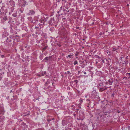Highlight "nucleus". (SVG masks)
Returning a JSON list of instances; mask_svg holds the SVG:
<instances>
[{"label": "nucleus", "instance_id": "0eeeda50", "mask_svg": "<svg viewBox=\"0 0 130 130\" xmlns=\"http://www.w3.org/2000/svg\"><path fill=\"white\" fill-rule=\"evenodd\" d=\"M49 59V58L48 57H45L44 59V60H46V61H48Z\"/></svg>", "mask_w": 130, "mask_h": 130}, {"label": "nucleus", "instance_id": "1a4fd4ad", "mask_svg": "<svg viewBox=\"0 0 130 130\" xmlns=\"http://www.w3.org/2000/svg\"><path fill=\"white\" fill-rule=\"evenodd\" d=\"M124 62H125V64H127L128 63V61L127 60H125L124 61Z\"/></svg>", "mask_w": 130, "mask_h": 130}, {"label": "nucleus", "instance_id": "f8f14e48", "mask_svg": "<svg viewBox=\"0 0 130 130\" xmlns=\"http://www.w3.org/2000/svg\"><path fill=\"white\" fill-rule=\"evenodd\" d=\"M50 83V82L49 81H48V80H47L45 83V84L47 85V84H49Z\"/></svg>", "mask_w": 130, "mask_h": 130}, {"label": "nucleus", "instance_id": "f03ea898", "mask_svg": "<svg viewBox=\"0 0 130 130\" xmlns=\"http://www.w3.org/2000/svg\"><path fill=\"white\" fill-rule=\"evenodd\" d=\"M35 13V12L33 10H30L28 13V14L29 15H34Z\"/></svg>", "mask_w": 130, "mask_h": 130}, {"label": "nucleus", "instance_id": "39448f33", "mask_svg": "<svg viewBox=\"0 0 130 130\" xmlns=\"http://www.w3.org/2000/svg\"><path fill=\"white\" fill-rule=\"evenodd\" d=\"M41 19L43 21V22H44V23L45 21H46V19L44 18H42Z\"/></svg>", "mask_w": 130, "mask_h": 130}, {"label": "nucleus", "instance_id": "aec40b11", "mask_svg": "<svg viewBox=\"0 0 130 130\" xmlns=\"http://www.w3.org/2000/svg\"><path fill=\"white\" fill-rule=\"evenodd\" d=\"M65 8H66L67 9H68V7H65Z\"/></svg>", "mask_w": 130, "mask_h": 130}, {"label": "nucleus", "instance_id": "9d476101", "mask_svg": "<svg viewBox=\"0 0 130 130\" xmlns=\"http://www.w3.org/2000/svg\"><path fill=\"white\" fill-rule=\"evenodd\" d=\"M73 55H68V56H67V57H69L70 58H71L72 57V56Z\"/></svg>", "mask_w": 130, "mask_h": 130}, {"label": "nucleus", "instance_id": "423d86ee", "mask_svg": "<svg viewBox=\"0 0 130 130\" xmlns=\"http://www.w3.org/2000/svg\"><path fill=\"white\" fill-rule=\"evenodd\" d=\"M126 75L127 76H128V79L130 78V73H127Z\"/></svg>", "mask_w": 130, "mask_h": 130}, {"label": "nucleus", "instance_id": "bb28decb", "mask_svg": "<svg viewBox=\"0 0 130 130\" xmlns=\"http://www.w3.org/2000/svg\"><path fill=\"white\" fill-rule=\"evenodd\" d=\"M128 57V56H127V57H126V59H127Z\"/></svg>", "mask_w": 130, "mask_h": 130}, {"label": "nucleus", "instance_id": "7c9ffc66", "mask_svg": "<svg viewBox=\"0 0 130 130\" xmlns=\"http://www.w3.org/2000/svg\"><path fill=\"white\" fill-rule=\"evenodd\" d=\"M78 73H80V71H78Z\"/></svg>", "mask_w": 130, "mask_h": 130}, {"label": "nucleus", "instance_id": "a878e982", "mask_svg": "<svg viewBox=\"0 0 130 130\" xmlns=\"http://www.w3.org/2000/svg\"><path fill=\"white\" fill-rule=\"evenodd\" d=\"M84 74H86V72H84Z\"/></svg>", "mask_w": 130, "mask_h": 130}, {"label": "nucleus", "instance_id": "20e7f679", "mask_svg": "<svg viewBox=\"0 0 130 130\" xmlns=\"http://www.w3.org/2000/svg\"><path fill=\"white\" fill-rule=\"evenodd\" d=\"M106 89V88H104V87H102V88H99V90L100 91L102 92L103 91L105 90Z\"/></svg>", "mask_w": 130, "mask_h": 130}, {"label": "nucleus", "instance_id": "c85d7f7f", "mask_svg": "<svg viewBox=\"0 0 130 130\" xmlns=\"http://www.w3.org/2000/svg\"><path fill=\"white\" fill-rule=\"evenodd\" d=\"M59 11H58V12H57V13H59Z\"/></svg>", "mask_w": 130, "mask_h": 130}, {"label": "nucleus", "instance_id": "cd10ccee", "mask_svg": "<svg viewBox=\"0 0 130 130\" xmlns=\"http://www.w3.org/2000/svg\"><path fill=\"white\" fill-rule=\"evenodd\" d=\"M62 7L61 6L60 7V8L62 9Z\"/></svg>", "mask_w": 130, "mask_h": 130}, {"label": "nucleus", "instance_id": "b1692460", "mask_svg": "<svg viewBox=\"0 0 130 130\" xmlns=\"http://www.w3.org/2000/svg\"><path fill=\"white\" fill-rule=\"evenodd\" d=\"M65 122V121L64 120H62V123H63V122Z\"/></svg>", "mask_w": 130, "mask_h": 130}, {"label": "nucleus", "instance_id": "f257e3e1", "mask_svg": "<svg viewBox=\"0 0 130 130\" xmlns=\"http://www.w3.org/2000/svg\"><path fill=\"white\" fill-rule=\"evenodd\" d=\"M11 41V39L10 38H7L6 42L8 43V45L9 46H11L12 43H10Z\"/></svg>", "mask_w": 130, "mask_h": 130}, {"label": "nucleus", "instance_id": "5701e85b", "mask_svg": "<svg viewBox=\"0 0 130 130\" xmlns=\"http://www.w3.org/2000/svg\"><path fill=\"white\" fill-rule=\"evenodd\" d=\"M102 32L100 33V35H102Z\"/></svg>", "mask_w": 130, "mask_h": 130}, {"label": "nucleus", "instance_id": "4c0bfd02", "mask_svg": "<svg viewBox=\"0 0 130 130\" xmlns=\"http://www.w3.org/2000/svg\"><path fill=\"white\" fill-rule=\"evenodd\" d=\"M97 62H96V63H97Z\"/></svg>", "mask_w": 130, "mask_h": 130}, {"label": "nucleus", "instance_id": "f3484780", "mask_svg": "<svg viewBox=\"0 0 130 130\" xmlns=\"http://www.w3.org/2000/svg\"><path fill=\"white\" fill-rule=\"evenodd\" d=\"M74 82H76V83H77L78 82L77 80H74Z\"/></svg>", "mask_w": 130, "mask_h": 130}, {"label": "nucleus", "instance_id": "473e14b6", "mask_svg": "<svg viewBox=\"0 0 130 130\" xmlns=\"http://www.w3.org/2000/svg\"><path fill=\"white\" fill-rule=\"evenodd\" d=\"M84 66H83V67H82V68H84Z\"/></svg>", "mask_w": 130, "mask_h": 130}, {"label": "nucleus", "instance_id": "58836bf2", "mask_svg": "<svg viewBox=\"0 0 130 130\" xmlns=\"http://www.w3.org/2000/svg\"><path fill=\"white\" fill-rule=\"evenodd\" d=\"M64 125V124H63V125Z\"/></svg>", "mask_w": 130, "mask_h": 130}, {"label": "nucleus", "instance_id": "e433bc0d", "mask_svg": "<svg viewBox=\"0 0 130 130\" xmlns=\"http://www.w3.org/2000/svg\"><path fill=\"white\" fill-rule=\"evenodd\" d=\"M122 58V57H121V58Z\"/></svg>", "mask_w": 130, "mask_h": 130}, {"label": "nucleus", "instance_id": "4be33fe9", "mask_svg": "<svg viewBox=\"0 0 130 130\" xmlns=\"http://www.w3.org/2000/svg\"><path fill=\"white\" fill-rule=\"evenodd\" d=\"M102 62L103 63H104L105 62V61H104V60H102Z\"/></svg>", "mask_w": 130, "mask_h": 130}, {"label": "nucleus", "instance_id": "ddd939ff", "mask_svg": "<svg viewBox=\"0 0 130 130\" xmlns=\"http://www.w3.org/2000/svg\"><path fill=\"white\" fill-rule=\"evenodd\" d=\"M40 22L41 23H42L43 24H44V22H43V21H42L41 19L40 20Z\"/></svg>", "mask_w": 130, "mask_h": 130}, {"label": "nucleus", "instance_id": "72a5a7b5", "mask_svg": "<svg viewBox=\"0 0 130 130\" xmlns=\"http://www.w3.org/2000/svg\"><path fill=\"white\" fill-rule=\"evenodd\" d=\"M119 112H119V111H118V113H119Z\"/></svg>", "mask_w": 130, "mask_h": 130}, {"label": "nucleus", "instance_id": "9b49d317", "mask_svg": "<svg viewBox=\"0 0 130 130\" xmlns=\"http://www.w3.org/2000/svg\"><path fill=\"white\" fill-rule=\"evenodd\" d=\"M3 19L5 20V21L7 19V17L6 16H5L3 18Z\"/></svg>", "mask_w": 130, "mask_h": 130}, {"label": "nucleus", "instance_id": "a211bd4d", "mask_svg": "<svg viewBox=\"0 0 130 130\" xmlns=\"http://www.w3.org/2000/svg\"><path fill=\"white\" fill-rule=\"evenodd\" d=\"M1 56L2 58H4V55H1Z\"/></svg>", "mask_w": 130, "mask_h": 130}, {"label": "nucleus", "instance_id": "4468645a", "mask_svg": "<svg viewBox=\"0 0 130 130\" xmlns=\"http://www.w3.org/2000/svg\"><path fill=\"white\" fill-rule=\"evenodd\" d=\"M79 54V53L78 52H76L75 54V55L76 56H77Z\"/></svg>", "mask_w": 130, "mask_h": 130}, {"label": "nucleus", "instance_id": "6e6552de", "mask_svg": "<svg viewBox=\"0 0 130 130\" xmlns=\"http://www.w3.org/2000/svg\"><path fill=\"white\" fill-rule=\"evenodd\" d=\"M78 62L76 60L74 61V62L73 64L74 65H76V64Z\"/></svg>", "mask_w": 130, "mask_h": 130}, {"label": "nucleus", "instance_id": "7ed1b4c3", "mask_svg": "<svg viewBox=\"0 0 130 130\" xmlns=\"http://www.w3.org/2000/svg\"><path fill=\"white\" fill-rule=\"evenodd\" d=\"M108 82L109 84L110 85H112V83L113 82V81L111 79H109L108 80Z\"/></svg>", "mask_w": 130, "mask_h": 130}, {"label": "nucleus", "instance_id": "2eb2a0df", "mask_svg": "<svg viewBox=\"0 0 130 130\" xmlns=\"http://www.w3.org/2000/svg\"><path fill=\"white\" fill-rule=\"evenodd\" d=\"M127 128L129 130H130V125L127 126Z\"/></svg>", "mask_w": 130, "mask_h": 130}, {"label": "nucleus", "instance_id": "2f4dec72", "mask_svg": "<svg viewBox=\"0 0 130 130\" xmlns=\"http://www.w3.org/2000/svg\"><path fill=\"white\" fill-rule=\"evenodd\" d=\"M84 66H83V67H82V68H84Z\"/></svg>", "mask_w": 130, "mask_h": 130}, {"label": "nucleus", "instance_id": "c756f323", "mask_svg": "<svg viewBox=\"0 0 130 130\" xmlns=\"http://www.w3.org/2000/svg\"><path fill=\"white\" fill-rule=\"evenodd\" d=\"M127 6H129V5H128V4H127Z\"/></svg>", "mask_w": 130, "mask_h": 130}, {"label": "nucleus", "instance_id": "dca6fc26", "mask_svg": "<svg viewBox=\"0 0 130 130\" xmlns=\"http://www.w3.org/2000/svg\"><path fill=\"white\" fill-rule=\"evenodd\" d=\"M114 93H112L111 94V96H112L113 97H114Z\"/></svg>", "mask_w": 130, "mask_h": 130}, {"label": "nucleus", "instance_id": "412c9836", "mask_svg": "<svg viewBox=\"0 0 130 130\" xmlns=\"http://www.w3.org/2000/svg\"><path fill=\"white\" fill-rule=\"evenodd\" d=\"M62 1H64L65 2H67V1H65V0H62Z\"/></svg>", "mask_w": 130, "mask_h": 130}, {"label": "nucleus", "instance_id": "6ab92c4d", "mask_svg": "<svg viewBox=\"0 0 130 130\" xmlns=\"http://www.w3.org/2000/svg\"><path fill=\"white\" fill-rule=\"evenodd\" d=\"M67 73L69 74L70 73V72L69 71H68L67 72Z\"/></svg>", "mask_w": 130, "mask_h": 130}, {"label": "nucleus", "instance_id": "c9c22d12", "mask_svg": "<svg viewBox=\"0 0 130 130\" xmlns=\"http://www.w3.org/2000/svg\"><path fill=\"white\" fill-rule=\"evenodd\" d=\"M69 10H68L67 12H69Z\"/></svg>", "mask_w": 130, "mask_h": 130}, {"label": "nucleus", "instance_id": "f704fd0d", "mask_svg": "<svg viewBox=\"0 0 130 130\" xmlns=\"http://www.w3.org/2000/svg\"><path fill=\"white\" fill-rule=\"evenodd\" d=\"M16 15L14 16V17H16Z\"/></svg>", "mask_w": 130, "mask_h": 130}, {"label": "nucleus", "instance_id": "393cba45", "mask_svg": "<svg viewBox=\"0 0 130 130\" xmlns=\"http://www.w3.org/2000/svg\"><path fill=\"white\" fill-rule=\"evenodd\" d=\"M38 28V27H36V26L35 27V28Z\"/></svg>", "mask_w": 130, "mask_h": 130}]
</instances>
